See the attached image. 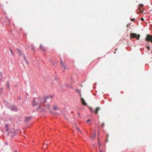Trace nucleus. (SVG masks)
I'll use <instances>...</instances> for the list:
<instances>
[{"mask_svg": "<svg viewBox=\"0 0 152 152\" xmlns=\"http://www.w3.org/2000/svg\"><path fill=\"white\" fill-rule=\"evenodd\" d=\"M145 40L148 42L151 41L152 43V36L150 35H147Z\"/></svg>", "mask_w": 152, "mask_h": 152, "instance_id": "nucleus-2", "label": "nucleus"}, {"mask_svg": "<svg viewBox=\"0 0 152 152\" xmlns=\"http://www.w3.org/2000/svg\"><path fill=\"white\" fill-rule=\"evenodd\" d=\"M100 108L99 107H98L96 108L94 112L96 114H97L98 113V111L100 110Z\"/></svg>", "mask_w": 152, "mask_h": 152, "instance_id": "nucleus-10", "label": "nucleus"}, {"mask_svg": "<svg viewBox=\"0 0 152 152\" xmlns=\"http://www.w3.org/2000/svg\"><path fill=\"white\" fill-rule=\"evenodd\" d=\"M10 85L9 82H7L6 84V86L8 90L10 89Z\"/></svg>", "mask_w": 152, "mask_h": 152, "instance_id": "nucleus-9", "label": "nucleus"}, {"mask_svg": "<svg viewBox=\"0 0 152 152\" xmlns=\"http://www.w3.org/2000/svg\"><path fill=\"white\" fill-rule=\"evenodd\" d=\"M46 102V100H45V101L44 102Z\"/></svg>", "mask_w": 152, "mask_h": 152, "instance_id": "nucleus-27", "label": "nucleus"}, {"mask_svg": "<svg viewBox=\"0 0 152 152\" xmlns=\"http://www.w3.org/2000/svg\"><path fill=\"white\" fill-rule=\"evenodd\" d=\"M131 37H132L133 38H135L137 37L136 39L137 40H139L140 35V34H138L137 35V34H135L134 33H131L130 34Z\"/></svg>", "mask_w": 152, "mask_h": 152, "instance_id": "nucleus-1", "label": "nucleus"}, {"mask_svg": "<svg viewBox=\"0 0 152 152\" xmlns=\"http://www.w3.org/2000/svg\"><path fill=\"white\" fill-rule=\"evenodd\" d=\"M40 47L42 49L44 50V51H45V49L44 48V47L43 46H42V45H41L40 46Z\"/></svg>", "mask_w": 152, "mask_h": 152, "instance_id": "nucleus-12", "label": "nucleus"}, {"mask_svg": "<svg viewBox=\"0 0 152 152\" xmlns=\"http://www.w3.org/2000/svg\"><path fill=\"white\" fill-rule=\"evenodd\" d=\"M96 136V133H94L93 135V137H95Z\"/></svg>", "mask_w": 152, "mask_h": 152, "instance_id": "nucleus-18", "label": "nucleus"}, {"mask_svg": "<svg viewBox=\"0 0 152 152\" xmlns=\"http://www.w3.org/2000/svg\"><path fill=\"white\" fill-rule=\"evenodd\" d=\"M77 130H79V128H77Z\"/></svg>", "mask_w": 152, "mask_h": 152, "instance_id": "nucleus-28", "label": "nucleus"}, {"mask_svg": "<svg viewBox=\"0 0 152 152\" xmlns=\"http://www.w3.org/2000/svg\"><path fill=\"white\" fill-rule=\"evenodd\" d=\"M10 51L11 52V53L12 55V56H14V54L13 51L11 50V48H10Z\"/></svg>", "mask_w": 152, "mask_h": 152, "instance_id": "nucleus-13", "label": "nucleus"}, {"mask_svg": "<svg viewBox=\"0 0 152 152\" xmlns=\"http://www.w3.org/2000/svg\"><path fill=\"white\" fill-rule=\"evenodd\" d=\"M11 109L12 110L16 111H17V107L15 106H12L11 107Z\"/></svg>", "mask_w": 152, "mask_h": 152, "instance_id": "nucleus-7", "label": "nucleus"}, {"mask_svg": "<svg viewBox=\"0 0 152 152\" xmlns=\"http://www.w3.org/2000/svg\"><path fill=\"white\" fill-rule=\"evenodd\" d=\"M53 110H58V107L56 106H54L53 107Z\"/></svg>", "mask_w": 152, "mask_h": 152, "instance_id": "nucleus-11", "label": "nucleus"}, {"mask_svg": "<svg viewBox=\"0 0 152 152\" xmlns=\"http://www.w3.org/2000/svg\"><path fill=\"white\" fill-rule=\"evenodd\" d=\"M104 125V123H102V126L103 127Z\"/></svg>", "mask_w": 152, "mask_h": 152, "instance_id": "nucleus-21", "label": "nucleus"}, {"mask_svg": "<svg viewBox=\"0 0 152 152\" xmlns=\"http://www.w3.org/2000/svg\"><path fill=\"white\" fill-rule=\"evenodd\" d=\"M17 49L19 53L20 56L21 55V52L20 50L18 48H17Z\"/></svg>", "mask_w": 152, "mask_h": 152, "instance_id": "nucleus-14", "label": "nucleus"}, {"mask_svg": "<svg viewBox=\"0 0 152 152\" xmlns=\"http://www.w3.org/2000/svg\"><path fill=\"white\" fill-rule=\"evenodd\" d=\"M3 88H1V91H2L3 90Z\"/></svg>", "mask_w": 152, "mask_h": 152, "instance_id": "nucleus-24", "label": "nucleus"}, {"mask_svg": "<svg viewBox=\"0 0 152 152\" xmlns=\"http://www.w3.org/2000/svg\"><path fill=\"white\" fill-rule=\"evenodd\" d=\"M47 107L48 109H49L50 108V105L49 104H48L47 106Z\"/></svg>", "mask_w": 152, "mask_h": 152, "instance_id": "nucleus-17", "label": "nucleus"}, {"mask_svg": "<svg viewBox=\"0 0 152 152\" xmlns=\"http://www.w3.org/2000/svg\"><path fill=\"white\" fill-rule=\"evenodd\" d=\"M61 64L63 68H64L65 70L66 69H68V68L67 69L66 67V66L63 63V62L62 61L61 59Z\"/></svg>", "mask_w": 152, "mask_h": 152, "instance_id": "nucleus-4", "label": "nucleus"}, {"mask_svg": "<svg viewBox=\"0 0 152 152\" xmlns=\"http://www.w3.org/2000/svg\"><path fill=\"white\" fill-rule=\"evenodd\" d=\"M90 121V119H88L87 121H86V122H89Z\"/></svg>", "mask_w": 152, "mask_h": 152, "instance_id": "nucleus-20", "label": "nucleus"}, {"mask_svg": "<svg viewBox=\"0 0 152 152\" xmlns=\"http://www.w3.org/2000/svg\"><path fill=\"white\" fill-rule=\"evenodd\" d=\"M81 100L82 102V104L84 105H86L87 104L86 103V102L84 99L82 98H81Z\"/></svg>", "mask_w": 152, "mask_h": 152, "instance_id": "nucleus-5", "label": "nucleus"}, {"mask_svg": "<svg viewBox=\"0 0 152 152\" xmlns=\"http://www.w3.org/2000/svg\"><path fill=\"white\" fill-rule=\"evenodd\" d=\"M31 118V117H26L25 118V122H28L30 120Z\"/></svg>", "mask_w": 152, "mask_h": 152, "instance_id": "nucleus-6", "label": "nucleus"}, {"mask_svg": "<svg viewBox=\"0 0 152 152\" xmlns=\"http://www.w3.org/2000/svg\"><path fill=\"white\" fill-rule=\"evenodd\" d=\"M99 152H101L100 148H99Z\"/></svg>", "mask_w": 152, "mask_h": 152, "instance_id": "nucleus-25", "label": "nucleus"}, {"mask_svg": "<svg viewBox=\"0 0 152 152\" xmlns=\"http://www.w3.org/2000/svg\"><path fill=\"white\" fill-rule=\"evenodd\" d=\"M142 21H144V19L143 18H141V19H140Z\"/></svg>", "mask_w": 152, "mask_h": 152, "instance_id": "nucleus-23", "label": "nucleus"}, {"mask_svg": "<svg viewBox=\"0 0 152 152\" xmlns=\"http://www.w3.org/2000/svg\"><path fill=\"white\" fill-rule=\"evenodd\" d=\"M2 80L1 78H0V81H1Z\"/></svg>", "mask_w": 152, "mask_h": 152, "instance_id": "nucleus-26", "label": "nucleus"}, {"mask_svg": "<svg viewBox=\"0 0 152 152\" xmlns=\"http://www.w3.org/2000/svg\"><path fill=\"white\" fill-rule=\"evenodd\" d=\"M24 59H25V61H26V63H27V64H28V62L26 60V58L25 56H24Z\"/></svg>", "mask_w": 152, "mask_h": 152, "instance_id": "nucleus-15", "label": "nucleus"}, {"mask_svg": "<svg viewBox=\"0 0 152 152\" xmlns=\"http://www.w3.org/2000/svg\"><path fill=\"white\" fill-rule=\"evenodd\" d=\"M147 48L148 50L150 49V47L147 46Z\"/></svg>", "mask_w": 152, "mask_h": 152, "instance_id": "nucleus-19", "label": "nucleus"}, {"mask_svg": "<svg viewBox=\"0 0 152 152\" xmlns=\"http://www.w3.org/2000/svg\"><path fill=\"white\" fill-rule=\"evenodd\" d=\"M35 98L34 99V100L32 101V105L33 106H35L37 105V103L34 100Z\"/></svg>", "mask_w": 152, "mask_h": 152, "instance_id": "nucleus-8", "label": "nucleus"}, {"mask_svg": "<svg viewBox=\"0 0 152 152\" xmlns=\"http://www.w3.org/2000/svg\"><path fill=\"white\" fill-rule=\"evenodd\" d=\"M75 91L76 92H77V93H79V94L80 93V91L79 90H78V89L76 90H75Z\"/></svg>", "mask_w": 152, "mask_h": 152, "instance_id": "nucleus-16", "label": "nucleus"}, {"mask_svg": "<svg viewBox=\"0 0 152 152\" xmlns=\"http://www.w3.org/2000/svg\"><path fill=\"white\" fill-rule=\"evenodd\" d=\"M15 152H17L16 151H15Z\"/></svg>", "mask_w": 152, "mask_h": 152, "instance_id": "nucleus-29", "label": "nucleus"}, {"mask_svg": "<svg viewBox=\"0 0 152 152\" xmlns=\"http://www.w3.org/2000/svg\"><path fill=\"white\" fill-rule=\"evenodd\" d=\"M6 126H7V124H6Z\"/></svg>", "mask_w": 152, "mask_h": 152, "instance_id": "nucleus-30", "label": "nucleus"}, {"mask_svg": "<svg viewBox=\"0 0 152 152\" xmlns=\"http://www.w3.org/2000/svg\"><path fill=\"white\" fill-rule=\"evenodd\" d=\"M130 20L132 21H133L134 20V18H132Z\"/></svg>", "mask_w": 152, "mask_h": 152, "instance_id": "nucleus-22", "label": "nucleus"}, {"mask_svg": "<svg viewBox=\"0 0 152 152\" xmlns=\"http://www.w3.org/2000/svg\"><path fill=\"white\" fill-rule=\"evenodd\" d=\"M143 6V4H140L138 7V10H139V13H141L143 12V11H142L141 7H142Z\"/></svg>", "mask_w": 152, "mask_h": 152, "instance_id": "nucleus-3", "label": "nucleus"}]
</instances>
